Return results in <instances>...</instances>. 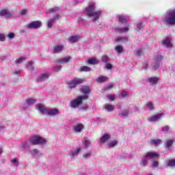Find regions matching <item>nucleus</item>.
Masks as SVG:
<instances>
[{
    "label": "nucleus",
    "mask_w": 175,
    "mask_h": 175,
    "mask_svg": "<svg viewBox=\"0 0 175 175\" xmlns=\"http://www.w3.org/2000/svg\"><path fill=\"white\" fill-rule=\"evenodd\" d=\"M96 10V6L95 5V3H89L88 6L85 8L84 11L86 16H88V17H90L91 18V21L92 23H95L96 21H98L100 16H102V13H103V11L101 10L95 11Z\"/></svg>",
    "instance_id": "1"
},
{
    "label": "nucleus",
    "mask_w": 175,
    "mask_h": 175,
    "mask_svg": "<svg viewBox=\"0 0 175 175\" xmlns=\"http://www.w3.org/2000/svg\"><path fill=\"white\" fill-rule=\"evenodd\" d=\"M163 25H175V10H167L161 19Z\"/></svg>",
    "instance_id": "2"
},
{
    "label": "nucleus",
    "mask_w": 175,
    "mask_h": 175,
    "mask_svg": "<svg viewBox=\"0 0 175 175\" xmlns=\"http://www.w3.org/2000/svg\"><path fill=\"white\" fill-rule=\"evenodd\" d=\"M162 59H163V56H162V55H157L154 62L146 61L144 64L142 66V69L147 70V69L152 68L154 70H158L161 66V61H162Z\"/></svg>",
    "instance_id": "3"
},
{
    "label": "nucleus",
    "mask_w": 175,
    "mask_h": 175,
    "mask_svg": "<svg viewBox=\"0 0 175 175\" xmlns=\"http://www.w3.org/2000/svg\"><path fill=\"white\" fill-rule=\"evenodd\" d=\"M85 99H88V96L83 95V96H79L76 99L70 101V107H72V109H76V107H77L78 106H80V105L83 103V100Z\"/></svg>",
    "instance_id": "4"
},
{
    "label": "nucleus",
    "mask_w": 175,
    "mask_h": 175,
    "mask_svg": "<svg viewBox=\"0 0 175 175\" xmlns=\"http://www.w3.org/2000/svg\"><path fill=\"white\" fill-rule=\"evenodd\" d=\"M29 142L33 146H38V144H46V139L39 135H35L31 137Z\"/></svg>",
    "instance_id": "5"
},
{
    "label": "nucleus",
    "mask_w": 175,
    "mask_h": 175,
    "mask_svg": "<svg viewBox=\"0 0 175 175\" xmlns=\"http://www.w3.org/2000/svg\"><path fill=\"white\" fill-rule=\"evenodd\" d=\"M83 81H84V80H83L81 78H75L70 81L67 84L68 85V88L72 90L73 88H76V87H77L79 84H81Z\"/></svg>",
    "instance_id": "6"
},
{
    "label": "nucleus",
    "mask_w": 175,
    "mask_h": 175,
    "mask_svg": "<svg viewBox=\"0 0 175 175\" xmlns=\"http://www.w3.org/2000/svg\"><path fill=\"white\" fill-rule=\"evenodd\" d=\"M42 27V21H34L26 25L27 29H38Z\"/></svg>",
    "instance_id": "7"
},
{
    "label": "nucleus",
    "mask_w": 175,
    "mask_h": 175,
    "mask_svg": "<svg viewBox=\"0 0 175 175\" xmlns=\"http://www.w3.org/2000/svg\"><path fill=\"white\" fill-rule=\"evenodd\" d=\"M51 76L50 72H42L36 78V83H42V81H46L49 80Z\"/></svg>",
    "instance_id": "8"
},
{
    "label": "nucleus",
    "mask_w": 175,
    "mask_h": 175,
    "mask_svg": "<svg viewBox=\"0 0 175 175\" xmlns=\"http://www.w3.org/2000/svg\"><path fill=\"white\" fill-rule=\"evenodd\" d=\"M13 14L10 12V11L8 9H3L0 10V16L4 17L5 18H10V17H12Z\"/></svg>",
    "instance_id": "9"
},
{
    "label": "nucleus",
    "mask_w": 175,
    "mask_h": 175,
    "mask_svg": "<svg viewBox=\"0 0 175 175\" xmlns=\"http://www.w3.org/2000/svg\"><path fill=\"white\" fill-rule=\"evenodd\" d=\"M60 17H61V15L57 14L55 16H53L52 18L49 19L48 21L47 27L49 28H52L53 25L55 24L56 21H58V20H59Z\"/></svg>",
    "instance_id": "10"
},
{
    "label": "nucleus",
    "mask_w": 175,
    "mask_h": 175,
    "mask_svg": "<svg viewBox=\"0 0 175 175\" xmlns=\"http://www.w3.org/2000/svg\"><path fill=\"white\" fill-rule=\"evenodd\" d=\"M84 129V124L81 123H77V124L72 126V131L75 132V133H80Z\"/></svg>",
    "instance_id": "11"
},
{
    "label": "nucleus",
    "mask_w": 175,
    "mask_h": 175,
    "mask_svg": "<svg viewBox=\"0 0 175 175\" xmlns=\"http://www.w3.org/2000/svg\"><path fill=\"white\" fill-rule=\"evenodd\" d=\"M81 151V148H77L75 150L72 151L68 154L69 157H70L71 159H75V158H77L79 157V154Z\"/></svg>",
    "instance_id": "12"
},
{
    "label": "nucleus",
    "mask_w": 175,
    "mask_h": 175,
    "mask_svg": "<svg viewBox=\"0 0 175 175\" xmlns=\"http://www.w3.org/2000/svg\"><path fill=\"white\" fill-rule=\"evenodd\" d=\"M51 51L53 54H58L59 53H62V51H64V46L61 44L55 45V46H53Z\"/></svg>",
    "instance_id": "13"
},
{
    "label": "nucleus",
    "mask_w": 175,
    "mask_h": 175,
    "mask_svg": "<svg viewBox=\"0 0 175 175\" xmlns=\"http://www.w3.org/2000/svg\"><path fill=\"white\" fill-rule=\"evenodd\" d=\"M46 114L47 116H51L52 117H54L55 116H58V114H59V109L57 108L50 109L46 111Z\"/></svg>",
    "instance_id": "14"
},
{
    "label": "nucleus",
    "mask_w": 175,
    "mask_h": 175,
    "mask_svg": "<svg viewBox=\"0 0 175 175\" xmlns=\"http://www.w3.org/2000/svg\"><path fill=\"white\" fill-rule=\"evenodd\" d=\"M162 117H163V113L157 114L148 118V121H149V122H155V121H159Z\"/></svg>",
    "instance_id": "15"
},
{
    "label": "nucleus",
    "mask_w": 175,
    "mask_h": 175,
    "mask_svg": "<svg viewBox=\"0 0 175 175\" xmlns=\"http://www.w3.org/2000/svg\"><path fill=\"white\" fill-rule=\"evenodd\" d=\"M163 46H165L167 49H172L173 44H172L170 38H166L164 40L161 42Z\"/></svg>",
    "instance_id": "16"
},
{
    "label": "nucleus",
    "mask_w": 175,
    "mask_h": 175,
    "mask_svg": "<svg viewBox=\"0 0 175 175\" xmlns=\"http://www.w3.org/2000/svg\"><path fill=\"white\" fill-rule=\"evenodd\" d=\"M80 91L81 94H84V95H90V94H91V88L87 85L81 86Z\"/></svg>",
    "instance_id": "17"
},
{
    "label": "nucleus",
    "mask_w": 175,
    "mask_h": 175,
    "mask_svg": "<svg viewBox=\"0 0 175 175\" xmlns=\"http://www.w3.org/2000/svg\"><path fill=\"white\" fill-rule=\"evenodd\" d=\"M36 102V100L35 98H28L26 100V103L23 105V109L24 110L27 109V107H28V106H31V105H35Z\"/></svg>",
    "instance_id": "18"
},
{
    "label": "nucleus",
    "mask_w": 175,
    "mask_h": 175,
    "mask_svg": "<svg viewBox=\"0 0 175 175\" xmlns=\"http://www.w3.org/2000/svg\"><path fill=\"white\" fill-rule=\"evenodd\" d=\"M71 59L72 57L70 56H67L62 59H56V64H68Z\"/></svg>",
    "instance_id": "19"
},
{
    "label": "nucleus",
    "mask_w": 175,
    "mask_h": 175,
    "mask_svg": "<svg viewBox=\"0 0 175 175\" xmlns=\"http://www.w3.org/2000/svg\"><path fill=\"white\" fill-rule=\"evenodd\" d=\"M81 36L80 35L72 36L68 38L69 43H77L80 40Z\"/></svg>",
    "instance_id": "20"
},
{
    "label": "nucleus",
    "mask_w": 175,
    "mask_h": 175,
    "mask_svg": "<svg viewBox=\"0 0 175 175\" xmlns=\"http://www.w3.org/2000/svg\"><path fill=\"white\" fill-rule=\"evenodd\" d=\"M131 110L129 109H123L120 113H118V116L120 118H125L129 116V112Z\"/></svg>",
    "instance_id": "21"
},
{
    "label": "nucleus",
    "mask_w": 175,
    "mask_h": 175,
    "mask_svg": "<svg viewBox=\"0 0 175 175\" xmlns=\"http://www.w3.org/2000/svg\"><path fill=\"white\" fill-rule=\"evenodd\" d=\"M145 157L148 159H151L152 158H157V157H159V154H158L155 152H148L146 153Z\"/></svg>",
    "instance_id": "22"
},
{
    "label": "nucleus",
    "mask_w": 175,
    "mask_h": 175,
    "mask_svg": "<svg viewBox=\"0 0 175 175\" xmlns=\"http://www.w3.org/2000/svg\"><path fill=\"white\" fill-rule=\"evenodd\" d=\"M37 110L40 111V113H42V114H46L47 113V109L44 107L42 103H38L36 105Z\"/></svg>",
    "instance_id": "23"
},
{
    "label": "nucleus",
    "mask_w": 175,
    "mask_h": 175,
    "mask_svg": "<svg viewBox=\"0 0 175 175\" xmlns=\"http://www.w3.org/2000/svg\"><path fill=\"white\" fill-rule=\"evenodd\" d=\"M109 139H110V135L105 133L102 137L100 138L98 143L100 144H104V143L109 140Z\"/></svg>",
    "instance_id": "24"
},
{
    "label": "nucleus",
    "mask_w": 175,
    "mask_h": 175,
    "mask_svg": "<svg viewBox=\"0 0 175 175\" xmlns=\"http://www.w3.org/2000/svg\"><path fill=\"white\" fill-rule=\"evenodd\" d=\"M172 146H173V140L169 139L165 142L164 144V148L165 150H167L169 151L172 149Z\"/></svg>",
    "instance_id": "25"
},
{
    "label": "nucleus",
    "mask_w": 175,
    "mask_h": 175,
    "mask_svg": "<svg viewBox=\"0 0 175 175\" xmlns=\"http://www.w3.org/2000/svg\"><path fill=\"white\" fill-rule=\"evenodd\" d=\"M161 144H162V139H161L150 140L151 146H155L156 147H158V146H161Z\"/></svg>",
    "instance_id": "26"
},
{
    "label": "nucleus",
    "mask_w": 175,
    "mask_h": 175,
    "mask_svg": "<svg viewBox=\"0 0 175 175\" xmlns=\"http://www.w3.org/2000/svg\"><path fill=\"white\" fill-rule=\"evenodd\" d=\"M88 64H90V65H97L98 62L95 57H91L88 59Z\"/></svg>",
    "instance_id": "27"
},
{
    "label": "nucleus",
    "mask_w": 175,
    "mask_h": 175,
    "mask_svg": "<svg viewBox=\"0 0 175 175\" xmlns=\"http://www.w3.org/2000/svg\"><path fill=\"white\" fill-rule=\"evenodd\" d=\"M148 158L146 157L145 156H144L142 159H141V162H140V165L141 166H144L146 167L147 166V163H148Z\"/></svg>",
    "instance_id": "28"
},
{
    "label": "nucleus",
    "mask_w": 175,
    "mask_h": 175,
    "mask_svg": "<svg viewBox=\"0 0 175 175\" xmlns=\"http://www.w3.org/2000/svg\"><path fill=\"white\" fill-rule=\"evenodd\" d=\"M159 80V78L158 77H150L148 79V81L150 83V84H157Z\"/></svg>",
    "instance_id": "29"
},
{
    "label": "nucleus",
    "mask_w": 175,
    "mask_h": 175,
    "mask_svg": "<svg viewBox=\"0 0 175 175\" xmlns=\"http://www.w3.org/2000/svg\"><path fill=\"white\" fill-rule=\"evenodd\" d=\"M107 80V77L105 76H100L97 79H96V83H105Z\"/></svg>",
    "instance_id": "30"
},
{
    "label": "nucleus",
    "mask_w": 175,
    "mask_h": 175,
    "mask_svg": "<svg viewBox=\"0 0 175 175\" xmlns=\"http://www.w3.org/2000/svg\"><path fill=\"white\" fill-rule=\"evenodd\" d=\"M117 18H118V21L120 23H122V24H125L126 23V18L122 15H118Z\"/></svg>",
    "instance_id": "31"
},
{
    "label": "nucleus",
    "mask_w": 175,
    "mask_h": 175,
    "mask_svg": "<svg viewBox=\"0 0 175 175\" xmlns=\"http://www.w3.org/2000/svg\"><path fill=\"white\" fill-rule=\"evenodd\" d=\"M105 109L107 111H113V110H114V105H109V104H105Z\"/></svg>",
    "instance_id": "32"
},
{
    "label": "nucleus",
    "mask_w": 175,
    "mask_h": 175,
    "mask_svg": "<svg viewBox=\"0 0 175 175\" xmlns=\"http://www.w3.org/2000/svg\"><path fill=\"white\" fill-rule=\"evenodd\" d=\"M101 62H103V64H107V63L110 62V59H109V56H107L106 55L102 56Z\"/></svg>",
    "instance_id": "33"
},
{
    "label": "nucleus",
    "mask_w": 175,
    "mask_h": 175,
    "mask_svg": "<svg viewBox=\"0 0 175 175\" xmlns=\"http://www.w3.org/2000/svg\"><path fill=\"white\" fill-rule=\"evenodd\" d=\"M115 40L116 42H122V43H125V42H128V37H119Z\"/></svg>",
    "instance_id": "34"
},
{
    "label": "nucleus",
    "mask_w": 175,
    "mask_h": 175,
    "mask_svg": "<svg viewBox=\"0 0 175 175\" xmlns=\"http://www.w3.org/2000/svg\"><path fill=\"white\" fill-rule=\"evenodd\" d=\"M26 66L29 70H35V68H33V62H29Z\"/></svg>",
    "instance_id": "35"
},
{
    "label": "nucleus",
    "mask_w": 175,
    "mask_h": 175,
    "mask_svg": "<svg viewBox=\"0 0 175 175\" xmlns=\"http://www.w3.org/2000/svg\"><path fill=\"white\" fill-rule=\"evenodd\" d=\"M118 144V141L113 140V141H111L109 144H108V147H109L110 148H113L116 147V146H117Z\"/></svg>",
    "instance_id": "36"
},
{
    "label": "nucleus",
    "mask_w": 175,
    "mask_h": 175,
    "mask_svg": "<svg viewBox=\"0 0 175 175\" xmlns=\"http://www.w3.org/2000/svg\"><path fill=\"white\" fill-rule=\"evenodd\" d=\"M80 72H91V68L85 66L80 68Z\"/></svg>",
    "instance_id": "37"
},
{
    "label": "nucleus",
    "mask_w": 175,
    "mask_h": 175,
    "mask_svg": "<svg viewBox=\"0 0 175 175\" xmlns=\"http://www.w3.org/2000/svg\"><path fill=\"white\" fill-rule=\"evenodd\" d=\"M146 107L148 109H149L150 111H152L155 107H154V104L151 102H148L146 105Z\"/></svg>",
    "instance_id": "38"
},
{
    "label": "nucleus",
    "mask_w": 175,
    "mask_h": 175,
    "mask_svg": "<svg viewBox=\"0 0 175 175\" xmlns=\"http://www.w3.org/2000/svg\"><path fill=\"white\" fill-rule=\"evenodd\" d=\"M116 32H128L129 31V28L128 27H121L116 29Z\"/></svg>",
    "instance_id": "39"
},
{
    "label": "nucleus",
    "mask_w": 175,
    "mask_h": 175,
    "mask_svg": "<svg viewBox=\"0 0 175 175\" xmlns=\"http://www.w3.org/2000/svg\"><path fill=\"white\" fill-rule=\"evenodd\" d=\"M59 7H55L53 8H50L48 10V13H57V12H59Z\"/></svg>",
    "instance_id": "40"
},
{
    "label": "nucleus",
    "mask_w": 175,
    "mask_h": 175,
    "mask_svg": "<svg viewBox=\"0 0 175 175\" xmlns=\"http://www.w3.org/2000/svg\"><path fill=\"white\" fill-rule=\"evenodd\" d=\"M21 148H23V150H27V148H29V142H23Z\"/></svg>",
    "instance_id": "41"
},
{
    "label": "nucleus",
    "mask_w": 175,
    "mask_h": 175,
    "mask_svg": "<svg viewBox=\"0 0 175 175\" xmlns=\"http://www.w3.org/2000/svg\"><path fill=\"white\" fill-rule=\"evenodd\" d=\"M143 52V50L142 49H137L135 51H134V53L137 57H140L142 55V53Z\"/></svg>",
    "instance_id": "42"
},
{
    "label": "nucleus",
    "mask_w": 175,
    "mask_h": 175,
    "mask_svg": "<svg viewBox=\"0 0 175 175\" xmlns=\"http://www.w3.org/2000/svg\"><path fill=\"white\" fill-rule=\"evenodd\" d=\"M115 50H116V51H117V53H118L119 54H121V53H122V50H123L122 46L118 45V46H116Z\"/></svg>",
    "instance_id": "43"
},
{
    "label": "nucleus",
    "mask_w": 175,
    "mask_h": 175,
    "mask_svg": "<svg viewBox=\"0 0 175 175\" xmlns=\"http://www.w3.org/2000/svg\"><path fill=\"white\" fill-rule=\"evenodd\" d=\"M77 23L81 24V25H85V20L81 17L78 18Z\"/></svg>",
    "instance_id": "44"
},
{
    "label": "nucleus",
    "mask_w": 175,
    "mask_h": 175,
    "mask_svg": "<svg viewBox=\"0 0 175 175\" xmlns=\"http://www.w3.org/2000/svg\"><path fill=\"white\" fill-rule=\"evenodd\" d=\"M92 155V152L90 151L87 153H85L83 155V158H84V159H88V158H90V157H91Z\"/></svg>",
    "instance_id": "45"
},
{
    "label": "nucleus",
    "mask_w": 175,
    "mask_h": 175,
    "mask_svg": "<svg viewBox=\"0 0 175 175\" xmlns=\"http://www.w3.org/2000/svg\"><path fill=\"white\" fill-rule=\"evenodd\" d=\"M170 131V127L168 125L164 126L163 127V131L164 133H167Z\"/></svg>",
    "instance_id": "46"
},
{
    "label": "nucleus",
    "mask_w": 175,
    "mask_h": 175,
    "mask_svg": "<svg viewBox=\"0 0 175 175\" xmlns=\"http://www.w3.org/2000/svg\"><path fill=\"white\" fill-rule=\"evenodd\" d=\"M167 165L172 167L175 166V159L168 161Z\"/></svg>",
    "instance_id": "47"
},
{
    "label": "nucleus",
    "mask_w": 175,
    "mask_h": 175,
    "mask_svg": "<svg viewBox=\"0 0 175 175\" xmlns=\"http://www.w3.org/2000/svg\"><path fill=\"white\" fill-rule=\"evenodd\" d=\"M84 146L86 148H88V147H90V146H91V142H90V140H88V139L85 140Z\"/></svg>",
    "instance_id": "48"
},
{
    "label": "nucleus",
    "mask_w": 175,
    "mask_h": 175,
    "mask_svg": "<svg viewBox=\"0 0 175 175\" xmlns=\"http://www.w3.org/2000/svg\"><path fill=\"white\" fill-rule=\"evenodd\" d=\"M31 155H38L39 154V150L38 149H33V150H30Z\"/></svg>",
    "instance_id": "49"
},
{
    "label": "nucleus",
    "mask_w": 175,
    "mask_h": 175,
    "mask_svg": "<svg viewBox=\"0 0 175 175\" xmlns=\"http://www.w3.org/2000/svg\"><path fill=\"white\" fill-rule=\"evenodd\" d=\"M15 36L14 33L11 32L8 34L7 38H8V39H14Z\"/></svg>",
    "instance_id": "50"
},
{
    "label": "nucleus",
    "mask_w": 175,
    "mask_h": 175,
    "mask_svg": "<svg viewBox=\"0 0 175 175\" xmlns=\"http://www.w3.org/2000/svg\"><path fill=\"white\" fill-rule=\"evenodd\" d=\"M142 28H143V23L139 22L137 24V31L142 30Z\"/></svg>",
    "instance_id": "51"
},
{
    "label": "nucleus",
    "mask_w": 175,
    "mask_h": 175,
    "mask_svg": "<svg viewBox=\"0 0 175 175\" xmlns=\"http://www.w3.org/2000/svg\"><path fill=\"white\" fill-rule=\"evenodd\" d=\"M23 61H25V57H20L19 59L16 60V64H22Z\"/></svg>",
    "instance_id": "52"
},
{
    "label": "nucleus",
    "mask_w": 175,
    "mask_h": 175,
    "mask_svg": "<svg viewBox=\"0 0 175 175\" xmlns=\"http://www.w3.org/2000/svg\"><path fill=\"white\" fill-rule=\"evenodd\" d=\"M62 69V66L57 65L54 68L55 72H59Z\"/></svg>",
    "instance_id": "53"
},
{
    "label": "nucleus",
    "mask_w": 175,
    "mask_h": 175,
    "mask_svg": "<svg viewBox=\"0 0 175 175\" xmlns=\"http://www.w3.org/2000/svg\"><path fill=\"white\" fill-rule=\"evenodd\" d=\"M6 37L3 33H0V42H5Z\"/></svg>",
    "instance_id": "54"
},
{
    "label": "nucleus",
    "mask_w": 175,
    "mask_h": 175,
    "mask_svg": "<svg viewBox=\"0 0 175 175\" xmlns=\"http://www.w3.org/2000/svg\"><path fill=\"white\" fill-rule=\"evenodd\" d=\"M106 69L110 70V69H113V65L111 64H107L105 66Z\"/></svg>",
    "instance_id": "55"
},
{
    "label": "nucleus",
    "mask_w": 175,
    "mask_h": 175,
    "mask_svg": "<svg viewBox=\"0 0 175 175\" xmlns=\"http://www.w3.org/2000/svg\"><path fill=\"white\" fill-rule=\"evenodd\" d=\"M88 109V105H83L79 107V110L83 111L84 110H87Z\"/></svg>",
    "instance_id": "56"
},
{
    "label": "nucleus",
    "mask_w": 175,
    "mask_h": 175,
    "mask_svg": "<svg viewBox=\"0 0 175 175\" xmlns=\"http://www.w3.org/2000/svg\"><path fill=\"white\" fill-rule=\"evenodd\" d=\"M121 95H122V98H126V96H128V92H126L125 91H122Z\"/></svg>",
    "instance_id": "57"
},
{
    "label": "nucleus",
    "mask_w": 175,
    "mask_h": 175,
    "mask_svg": "<svg viewBox=\"0 0 175 175\" xmlns=\"http://www.w3.org/2000/svg\"><path fill=\"white\" fill-rule=\"evenodd\" d=\"M152 166L153 167H158V166H159V163H158L157 161H154L152 162Z\"/></svg>",
    "instance_id": "58"
},
{
    "label": "nucleus",
    "mask_w": 175,
    "mask_h": 175,
    "mask_svg": "<svg viewBox=\"0 0 175 175\" xmlns=\"http://www.w3.org/2000/svg\"><path fill=\"white\" fill-rule=\"evenodd\" d=\"M12 163H14L16 166H18V160L17 159H14L12 160Z\"/></svg>",
    "instance_id": "59"
},
{
    "label": "nucleus",
    "mask_w": 175,
    "mask_h": 175,
    "mask_svg": "<svg viewBox=\"0 0 175 175\" xmlns=\"http://www.w3.org/2000/svg\"><path fill=\"white\" fill-rule=\"evenodd\" d=\"M20 13H21V16H24V15L27 14V10H22L20 11Z\"/></svg>",
    "instance_id": "60"
},
{
    "label": "nucleus",
    "mask_w": 175,
    "mask_h": 175,
    "mask_svg": "<svg viewBox=\"0 0 175 175\" xmlns=\"http://www.w3.org/2000/svg\"><path fill=\"white\" fill-rule=\"evenodd\" d=\"M108 98L109 99V100H114L115 97H114L113 95H109V96H108Z\"/></svg>",
    "instance_id": "61"
},
{
    "label": "nucleus",
    "mask_w": 175,
    "mask_h": 175,
    "mask_svg": "<svg viewBox=\"0 0 175 175\" xmlns=\"http://www.w3.org/2000/svg\"><path fill=\"white\" fill-rule=\"evenodd\" d=\"M111 88H113V85H108L105 87V90H111Z\"/></svg>",
    "instance_id": "62"
},
{
    "label": "nucleus",
    "mask_w": 175,
    "mask_h": 175,
    "mask_svg": "<svg viewBox=\"0 0 175 175\" xmlns=\"http://www.w3.org/2000/svg\"><path fill=\"white\" fill-rule=\"evenodd\" d=\"M5 59H6V56H1L0 57V61H5Z\"/></svg>",
    "instance_id": "63"
},
{
    "label": "nucleus",
    "mask_w": 175,
    "mask_h": 175,
    "mask_svg": "<svg viewBox=\"0 0 175 175\" xmlns=\"http://www.w3.org/2000/svg\"><path fill=\"white\" fill-rule=\"evenodd\" d=\"M79 3V1H75L73 2V5H77Z\"/></svg>",
    "instance_id": "64"
}]
</instances>
